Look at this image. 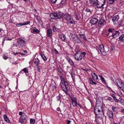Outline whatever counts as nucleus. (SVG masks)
<instances>
[{
    "mask_svg": "<svg viewBox=\"0 0 124 124\" xmlns=\"http://www.w3.org/2000/svg\"><path fill=\"white\" fill-rule=\"evenodd\" d=\"M85 11L86 12H90V13H91L90 10L88 8H86L85 10Z\"/></svg>",
    "mask_w": 124,
    "mask_h": 124,
    "instance_id": "nucleus-47",
    "label": "nucleus"
},
{
    "mask_svg": "<svg viewBox=\"0 0 124 124\" xmlns=\"http://www.w3.org/2000/svg\"><path fill=\"white\" fill-rule=\"evenodd\" d=\"M119 38L121 42H123L124 43V34L121 35Z\"/></svg>",
    "mask_w": 124,
    "mask_h": 124,
    "instance_id": "nucleus-25",
    "label": "nucleus"
},
{
    "mask_svg": "<svg viewBox=\"0 0 124 124\" xmlns=\"http://www.w3.org/2000/svg\"><path fill=\"white\" fill-rule=\"evenodd\" d=\"M58 71L59 72L61 73H62V69L61 67H60V69H59V68Z\"/></svg>",
    "mask_w": 124,
    "mask_h": 124,
    "instance_id": "nucleus-52",
    "label": "nucleus"
},
{
    "mask_svg": "<svg viewBox=\"0 0 124 124\" xmlns=\"http://www.w3.org/2000/svg\"><path fill=\"white\" fill-rule=\"evenodd\" d=\"M31 29L34 32V33H39L40 31L36 27H32Z\"/></svg>",
    "mask_w": 124,
    "mask_h": 124,
    "instance_id": "nucleus-21",
    "label": "nucleus"
},
{
    "mask_svg": "<svg viewBox=\"0 0 124 124\" xmlns=\"http://www.w3.org/2000/svg\"><path fill=\"white\" fill-rule=\"evenodd\" d=\"M75 101L73 99H72V104L73 105L74 103H75Z\"/></svg>",
    "mask_w": 124,
    "mask_h": 124,
    "instance_id": "nucleus-61",
    "label": "nucleus"
},
{
    "mask_svg": "<svg viewBox=\"0 0 124 124\" xmlns=\"http://www.w3.org/2000/svg\"><path fill=\"white\" fill-rule=\"evenodd\" d=\"M119 33H120L118 31H115V32H114L113 34L110 36V37H112V38L116 39L117 37L119 36Z\"/></svg>",
    "mask_w": 124,
    "mask_h": 124,
    "instance_id": "nucleus-8",
    "label": "nucleus"
},
{
    "mask_svg": "<svg viewBox=\"0 0 124 124\" xmlns=\"http://www.w3.org/2000/svg\"><path fill=\"white\" fill-rule=\"evenodd\" d=\"M66 0H62L61 2V4H64L66 2Z\"/></svg>",
    "mask_w": 124,
    "mask_h": 124,
    "instance_id": "nucleus-46",
    "label": "nucleus"
},
{
    "mask_svg": "<svg viewBox=\"0 0 124 124\" xmlns=\"http://www.w3.org/2000/svg\"><path fill=\"white\" fill-rule=\"evenodd\" d=\"M23 114V113L22 112H19V115L20 116H22Z\"/></svg>",
    "mask_w": 124,
    "mask_h": 124,
    "instance_id": "nucleus-57",
    "label": "nucleus"
},
{
    "mask_svg": "<svg viewBox=\"0 0 124 124\" xmlns=\"http://www.w3.org/2000/svg\"><path fill=\"white\" fill-rule=\"evenodd\" d=\"M116 84H117V85H118V86L119 87H123V86H124V84H123L122 85H120V86H119V84H118V83H117V82H116Z\"/></svg>",
    "mask_w": 124,
    "mask_h": 124,
    "instance_id": "nucleus-50",
    "label": "nucleus"
},
{
    "mask_svg": "<svg viewBox=\"0 0 124 124\" xmlns=\"http://www.w3.org/2000/svg\"><path fill=\"white\" fill-rule=\"evenodd\" d=\"M119 18V17L118 15H116L113 17L112 20L113 22H114L116 21H117Z\"/></svg>",
    "mask_w": 124,
    "mask_h": 124,
    "instance_id": "nucleus-15",
    "label": "nucleus"
},
{
    "mask_svg": "<svg viewBox=\"0 0 124 124\" xmlns=\"http://www.w3.org/2000/svg\"><path fill=\"white\" fill-rule=\"evenodd\" d=\"M61 81V86L66 94H68L67 91L69 90L70 87L68 82L64 81V79L62 76H60Z\"/></svg>",
    "mask_w": 124,
    "mask_h": 124,
    "instance_id": "nucleus-1",
    "label": "nucleus"
},
{
    "mask_svg": "<svg viewBox=\"0 0 124 124\" xmlns=\"http://www.w3.org/2000/svg\"><path fill=\"white\" fill-rule=\"evenodd\" d=\"M59 37L62 41H64L66 39L65 36L62 34L59 35Z\"/></svg>",
    "mask_w": 124,
    "mask_h": 124,
    "instance_id": "nucleus-24",
    "label": "nucleus"
},
{
    "mask_svg": "<svg viewBox=\"0 0 124 124\" xmlns=\"http://www.w3.org/2000/svg\"><path fill=\"white\" fill-rule=\"evenodd\" d=\"M99 76L100 78L101 79L102 82H103L106 85H107V83L106 82L105 79L101 75H100Z\"/></svg>",
    "mask_w": 124,
    "mask_h": 124,
    "instance_id": "nucleus-22",
    "label": "nucleus"
},
{
    "mask_svg": "<svg viewBox=\"0 0 124 124\" xmlns=\"http://www.w3.org/2000/svg\"><path fill=\"white\" fill-rule=\"evenodd\" d=\"M79 35L80 36L81 39H83L85 41H87V39L85 37V36L84 34H82L81 33H79Z\"/></svg>",
    "mask_w": 124,
    "mask_h": 124,
    "instance_id": "nucleus-20",
    "label": "nucleus"
},
{
    "mask_svg": "<svg viewBox=\"0 0 124 124\" xmlns=\"http://www.w3.org/2000/svg\"><path fill=\"white\" fill-rule=\"evenodd\" d=\"M89 81L90 84L93 85H95L97 83H96L93 82L92 80V79L91 78H89Z\"/></svg>",
    "mask_w": 124,
    "mask_h": 124,
    "instance_id": "nucleus-27",
    "label": "nucleus"
},
{
    "mask_svg": "<svg viewBox=\"0 0 124 124\" xmlns=\"http://www.w3.org/2000/svg\"><path fill=\"white\" fill-rule=\"evenodd\" d=\"M68 22L71 24H75V21H74L72 17L69 20Z\"/></svg>",
    "mask_w": 124,
    "mask_h": 124,
    "instance_id": "nucleus-28",
    "label": "nucleus"
},
{
    "mask_svg": "<svg viewBox=\"0 0 124 124\" xmlns=\"http://www.w3.org/2000/svg\"><path fill=\"white\" fill-rule=\"evenodd\" d=\"M118 24L119 26H124V20H120L118 22Z\"/></svg>",
    "mask_w": 124,
    "mask_h": 124,
    "instance_id": "nucleus-13",
    "label": "nucleus"
},
{
    "mask_svg": "<svg viewBox=\"0 0 124 124\" xmlns=\"http://www.w3.org/2000/svg\"><path fill=\"white\" fill-rule=\"evenodd\" d=\"M54 50L55 51V52L56 53V54H58V52L57 51V50L55 48H54Z\"/></svg>",
    "mask_w": 124,
    "mask_h": 124,
    "instance_id": "nucleus-60",
    "label": "nucleus"
},
{
    "mask_svg": "<svg viewBox=\"0 0 124 124\" xmlns=\"http://www.w3.org/2000/svg\"><path fill=\"white\" fill-rule=\"evenodd\" d=\"M86 54L85 52H82L80 51H78L74 55V57L75 60L78 61H80L85 56Z\"/></svg>",
    "mask_w": 124,
    "mask_h": 124,
    "instance_id": "nucleus-3",
    "label": "nucleus"
},
{
    "mask_svg": "<svg viewBox=\"0 0 124 124\" xmlns=\"http://www.w3.org/2000/svg\"><path fill=\"white\" fill-rule=\"evenodd\" d=\"M4 119L5 121L8 123H10V121L9 119L8 118L7 116L6 115H4L3 116Z\"/></svg>",
    "mask_w": 124,
    "mask_h": 124,
    "instance_id": "nucleus-18",
    "label": "nucleus"
},
{
    "mask_svg": "<svg viewBox=\"0 0 124 124\" xmlns=\"http://www.w3.org/2000/svg\"><path fill=\"white\" fill-rule=\"evenodd\" d=\"M51 1L53 3H56L57 0H51Z\"/></svg>",
    "mask_w": 124,
    "mask_h": 124,
    "instance_id": "nucleus-54",
    "label": "nucleus"
},
{
    "mask_svg": "<svg viewBox=\"0 0 124 124\" xmlns=\"http://www.w3.org/2000/svg\"><path fill=\"white\" fill-rule=\"evenodd\" d=\"M106 85V87L107 88H108L109 90H111L112 91V92H113L114 93H115L112 90L111 88H110V87H108V85Z\"/></svg>",
    "mask_w": 124,
    "mask_h": 124,
    "instance_id": "nucleus-44",
    "label": "nucleus"
},
{
    "mask_svg": "<svg viewBox=\"0 0 124 124\" xmlns=\"http://www.w3.org/2000/svg\"><path fill=\"white\" fill-rule=\"evenodd\" d=\"M112 109L113 111L114 112H116L117 111V108L114 106H112Z\"/></svg>",
    "mask_w": 124,
    "mask_h": 124,
    "instance_id": "nucleus-37",
    "label": "nucleus"
},
{
    "mask_svg": "<svg viewBox=\"0 0 124 124\" xmlns=\"http://www.w3.org/2000/svg\"><path fill=\"white\" fill-rule=\"evenodd\" d=\"M37 66V70L39 72H40V68H39V66L38 65V66Z\"/></svg>",
    "mask_w": 124,
    "mask_h": 124,
    "instance_id": "nucleus-48",
    "label": "nucleus"
},
{
    "mask_svg": "<svg viewBox=\"0 0 124 124\" xmlns=\"http://www.w3.org/2000/svg\"><path fill=\"white\" fill-rule=\"evenodd\" d=\"M79 15V13H75V17L77 20H78L79 19L80 17Z\"/></svg>",
    "mask_w": 124,
    "mask_h": 124,
    "instance_id": "nucleus-29",
    "label": "nucleus"
},
{
    "mask_svg": "<svg viewBox=\"0 0 124 124\" xmlns=\"http://www.w3.org/2000/svg\"><path fill=\"white\" fill-rule=\"evenodd\" d=\"M98 21V19L96 18L93 17L90 20V22L92 24H97Z\"/></svg>",
    "mask_w": 124,
    "mask_h": 124,
    "instance_id": "nucleus-9",
    "label": "nucleus"
},
{
    "mask_svg": "<svg viewBox=\"0 0 124 124\" xmlns=\"http://www.w3.org/2000/svg\"><path fill=\"white\" fill-rule=\"evenodd\" d=\"M97 0H89V1H90V3L94 5V2H96Z\"/></svg>",
    "mask_w": 124,
    "mask_h": 124,
    "instance_id": "nucleus-36",
    "label": "nucleus"
},
{
    "mask_svg": "<svg viewBox=\"0 0 124 124\" xmlns=\"http://www.w3.org/2000/svg\"><path fill=\"white\" fill-rule=\"evenodd\" d=\"M3 59L5 60H6L8 58V57L5 54L3 55Z\"/></svg>",
    "mask_w": 124,
    "mask_h": 124,
    "instance_id": "nucleus-45",
    "label": "nucleus"
},
{
    "mask_svg": "<svg viewBox=\"0 0 124 124\" xmlns=\"http://www.w3.org/2000/svg\"><path fill=\"white\" fill-rule=\"evenodd\" d=\"M22 25H23V23H17L16 24V26L17 27H20Z\"/></svg>",
    "mask_w": 124,
    "mask_h": 124,
    "instance_id": "nucleus-42",
    "label": "nucleus"
},
{
    "mask_svg": "<svg viewBox=\"0 0 124 124\" xmlns=\"http://www.w3.org/2000/svg\"><path fill=\"white\" fill-rule=\"evenodd\" d=\"M40 55L42 57V58L43 59V60L45 61H46L47 60V59L46 58V56L44 55L43 54H42L41 53L40 54Z\"/></svg>",
    "mask_w": 124,
    "mask_h": 124,
    "instance_id": "nucleus-30",
    "label": "nucleus"
},
{
    "mask_svg": "<svg viewBox=\"0 0 124 124\" xmlns=\"http://www.w3.org/2000/svg\"><path fill=\"white\" fill-rule=\"evenodd\" d=\"M100 52L101 54H105L107 52V51L105 50L104 47L101 49L100 51Z\"/></svg>",
    "mask_w": 124,
    "mask_h": 124,
    "instance_id": "nucleus-26",
    "label": "nucleus"
},
{
    "mask_svg": "<svg viewBox=\"0 0 124 124\" xmlns=\"http://www.w3.org/2000/svg\"><path fill=\"white\" fill-rule=\"evenodd\" d=\"M39 60L38 58L34 59V63L36 66H38L39 63Z\"/></svg>",
    "mask_w": 124,
    "mask_h": 124,
    "instance_id": "nucleus-12",
    "label": "nucleus"
},
{
    "mask_svg": "<svg viewBox=\"0 0 124 124\" xmlns=\"http://www.w3.org/2000/svg\"><path fill=\"white\" fill-rule=\"evenodd\" d=\"M56 13H51L50 15V16L52 19H57L56 18Z\"/></svg>",
    "mask_w": 124,
    "mask_h": 124,
    "instance_id": "nucleus-17",
    "label": "nucleus"
},
{
    "mask_svg": "<svg viewBox=\"0 0 124 124\" xmlns=\"http://www.w3.org/2000/svg\"><path fill=\"white\" fill-rule=\"evenodd\" d=\"M23 70L25 73H28V71L27 70L26 68H24L23 70Z\"/></svg>",
    "mask_w": 124,
    "mask_h": 124,
    "instance_id": "nucleus-38",
    "label": "nucleus"
},
{
    "mask_svg": "<svg viewBox=\"0 0 124 124\" xmlns=\"http://www.w3.org/2000/svg\"><path fill=\"white\" fill-rule=\"evenodd\" d=\"M30 121L31 124H34L35 122V119H31Z\"/></svg>",
    "mask_w": 124,
    "mask_h": 124,
    "instance_id": "nucleus-32",
    "label": "nucleus"
},
{
    "mask_svg": "<svg viewBox=\"0 0 124 124\" xmlns=\"http://www.w3.org/2000/svg\"><path fill=\"white\" fill-rule=\"evenodd\" d=\"M57 109V111H58V113H60V112H61V111H60V108H58Z\"/></svg>",
    "mask_w": 124,
    "mask_h": 124,
    "instance_id": "nucleus-53",
    "label": "nucleus"
},
{
    "mask_svg": "<svg viewBox=\"0 0 124 124\" xmlns=\"http://www.w3.org/2000/svg\"><path fill=\"white\" fill-rule=\"evenodd\" d=\"M116 81H117L118 82H117L118 83V84L119 85V86H120V85H122L123 83V82L122 81H121L120 80H118L117 79ZM117 82V81H116Z\"/></svg>",
    "mask_w": 124,
    "mask_h": 124,
    "instance_id": "nucleus-34",
    "label": "nucleus"
},
{
    "mask_svg": "<svg viewBox=\"0 0 124 124\" xmlns=\"http://www.w3.org/2000/svg\"><path fill=\"white\" fill-rule=\"evenodd\" d=\"M68 62L71 65H73L74 62L71 59H70V60H69Z\"/></svg>",
    "mask_w": 124,
    "mask_h": 124,
    "instance_id": "nucleus-33",
    "label": "nucleus"
},
{
    "mask_svg": "<svg viewBox=\"0 0 124 124\" xmlns=\"http://www.w3.org/2000/svg\"><path fill=\"white\" fill-rule=\"evenodd\" d=\"M56 13V17L57 19L60 18H61L63 16V14L61 12H59L57 13Z\"/></svg>",
    "mask_w": 124,
    "mask_h": 124,
    "instance_id": "nucleus-16",
    "label": "nucleus"
},
{
    "mask_svg": "<svg viewBox=\"0 0 124 124\" xmlns=\"http://www.w3.org/2000/svg\"><path fill=\"white\" fill-rule=\"evenodd\" d=\"M105 23V21L104 19L101 18L100 19L98 23V26L99 25H103Z\"/></svg>",
    "mask_w": 124,
    "mask_h": 124,
    "instance_id": "nucleus-10",
    "label": "nucleus"
},
{
    "mask_svg": "<svg viewBox=\"0 0 124 124\" xmlns=\"http://www.w3.org/2000/svg\"><path fill=\"white\" fill-rule=\"evenodd\" d=\"M104 47V46L102 44L100 45L99 47V49L100 51L101 49H103Z\"/></svg>",
    "mask_w": 124,
    "mask_h": 124,
    "instance_id": "nucleus-40",
    "label": "nucleus"
},
{
    "mask_svg": "<svg viewBox=\"0 0 124 124\" xmlns=\"http://www.w3.org/2000/svg\"><path fill=\"white\" fill-rule=\"evenodd\" d=\"M64 18L66 20L68 21H69V20L71 17L70 16L68 15H64Z\"/></svg>",
    "mask_w": 124,
    "mask_h": 124,
    "instance_id": "nucleus-23",
    "label": "nucleus"
},
{
    "mask_svg": "<svg viewBox=\"0 0 124 124\" xmlns=\"http://www.w3.org/2000/svg\"><path fill=\"white\" fill-rule=\"evenodd\" d=\"M108 31L109 32H111L113 33L115 31L114 29L109 28L108 30Z\"/></svg>",
    "mask_w": 124,
    "mask_h": 124,
    "instance_id": "nucleus-31",
    "label": "nucleus"
},
{
    "mask_svg": "<svg viewBox=\"0 0 124 124\" xmlns=\"http://www.w3.org/2000/svg\"><path fill=\"white\" fill-rule=\"evenodd\" d=\"M106 0H97L96 2H94V5L97 6V7L102 8H104L103 6L105 4Z\"/></svg>",
    "mask_w": 124,
    "mask_h": 124,
    "instance_id": "nucleus-4",
    "label": "nucleus"
},
{
    "mask_svg": "<svg viewBox=\"0 0 124 124\" xmlns=\"http://www.w3.org/2000/svg\"><path fill=\"white\" fill-rule=\"evenodd\" d=\"M71 122V121H70L68 120L67 123V124H70Z\"/></svg>",
    "mask_w": 124,
    "mask_h": 124,
    "instance_id": "nucleus-63",
    "label": "nucleus"
},
{
    "mask_svg": "<svg viewBox=\"0 0 124 124\" xmlns=\"http://www.w3.org/2000/svg\"><path fill=\"white\" fill-rule=\"evenodd\" d=\"M66 58L68 61L71 59L68 56H66Z\"/></svg>",
    "mask_w": 124,
    "mask_h": 124,
    "instance_id": "nucleus-51",
    "label": "nucleus"
},
{
    "mask_svg": "<svg viewBox=\"0 0 124 124\" xmlns=\"http://www.w3.org/2000/svg\"><path fill=\"white\" fill-rule=\"evenodd\" d=\"M114 47L113 46H111V49H110V51L112 52L113 51V50H114Z\"/></svg>",
    "mask_w": 124,
    "mask_h": 124,
    "instance_id": "nucleus-56",
    "label": "nucleus"
},
{
    "mask_svg": "<svg viewBox=\"0 0 124 124\" xmlns=\"http://www.w3.org/2000/svg\"><path fill=\"white\" fill-rule=\"evenodd\" d=\"M107 100L109 101H110L112 100V99L111 97H109L108 98Z\"/></svg>",
    "mask_w": 124,
    "mask_h": 124,
    "instance_id": "nucleus-59",
    "label": "nucleus"
},
{
    "mask_svg": "<svg viewBox=\"0 0 124 124\" xmlns=\"http://www.w3.org/2000/svg\"><path fill=\"white\" fill-rule=\"evenodd\" d=\"M52 30L54 32H56L57 31V28L55 26H53Z\"/></svg>",
    "mask_w": 124,
    "mask_h": 124,
    "instance_id": "nucleus-35",
    "label": "nucleus"
},
{
    "mask_svg": "<svg viewBox=\"0 0 124 124\" xmlns=\"http://www.w3.org/2000/svg\"><path fill=\"white\" fill-rule=\"evenodd\" d=\"M30 21H28L26 22L25 23H23V25H25L28 24H29V23H30Z\"/></svg>",
    "mask_w": 124,
    "mask_h": 124,
    "instance_id": "nucleus-43",
    "label": "nucleus"
},
{
    "mask_svg": "<svg viewBox=\"0 0 124 124\" xmlns=\"http://www.w3.org/2000/svg\"><path fill=\"white\" fill-rule=\"evenodd\" d=\"M5 40V39H3V41H2V43L3 44L4 43V41Z\"/></svg>",
    "mask_w": 124,
    "mask_h": 124,
    "instance_id": "nucleus-64",
    "label": "nucleus"
},
{
    "mask_svg": "<svg viewBox=\"0 0 124 124\" xmlns=\"http://www.w3.org/2000/svg\"><path fill=\"white\" fill-rule=\"evenodd\" d=\"M75 103H74V105H73V106H76V107H77V105H78V104L77 102V101H75Z\"/></svg>",
    "mask_w": 124,
    "mask_h": 124,
    "instance_id": "nucleus-49",
    "label": "nucleus"
},
{
    "mask_svg": "<svg viewBox=\"0 0 124 124\" xmlns=\"http://www.w3.org/2000/svg\"><path fill=\"white\" fill-rule=\"evenodd\" d=\"M102 106H100L98 104L95 105L94 108V112L96 115H98V117L101 119H102L104 116V112H103Z\"/></svg>",
    "mask_w": 124,
    "mask_h": 124,
    "instance_id": "nucleus-2",
    "label": "nucleus"
},
{
    "mask_svg": "<svg viewBox=\"0 0 124 124\" xmlns=\"http://www.w3.org/2000/svg\"><path fill=\"white\" fill-rule=\"evenodd\" d=\"M47 34L48 37H50L52 35V31L51 29H48L47 31Z\"/></svg>",
    "mask_w": 124,
    "mask_h": 124,
    "instance_id": "nucleus-14",
    "label": "nucleus"
},
{
    "mask_svg": "<svg viewBox=\"0 0 124 124\" xmlns=\"http://www.w3.org/2000/svg\"><path fill=\"white\" fill-rule=\"evenodd\" d=\"M92 77L94 80H96L98 79V77L97 75L95 73H94L92 74Z\"/></svg>",
    "mask_w": 124,
    "mask_h": 124,
    "instance_id": "nucleus-19",
    "label": "nucleus"
},
{
    "mask_svg": "<svg viewBox=\"0 0 124 124\" xmlns=\"http://www.w3.org/2000/svg\"><path fill=\"white\" fill-rule=\"evenodd\" d=\"M71 38L72 40L78 44L82 43V41L81 40L80 38L75 34H72L71 35Z\"/></svg>",
    "mask_w": 124,
    "mask_h": 124,
    "instance_id": "nucleus-5",
    "label": "nucleus"
},
{
    "mask_svg": "<svg viewBox=\"0 0 124 124\" xmlns=\"http://www.w3.org/2000/svg\"><path fill=\"white\" fill-rule=\"evenodd\" d=\"M112 96L113 97L114 100L116 101H117V100L116 98V97H115L114 94H112Z\"/></svg>",
    "mask_w": 124,
    "mask_h": 124,
    "instance_id": "nucleus-39",
    "label": "nucleus"
},
{
    "mask_svg": "<svg viewBox=\"0 0 124 124\" xmlns=\"http://www.w3.org/2000/svg\"><path fill=\"white\" fill-rule=\"evenodd\" d=\"M27 116L24 113H23V115L20 117L19 120V122L22 124H25L27 122L26 117Z\"/></svg>",
    "mask_w": 124,
    "mask_h": 124,
    "instance_id": "nucleus-6",
    "label": "nucleus"
},
{
    "mask_svg": "<svg viewBox=\"0 0 124 124\" xmlns=\"http://www.w3.org/2000/svg\"><path fill=\"white\" fill-rule=\"evenodd\" d=\"M114 0H108V3L112 4L114 2Z\"/></svg>",
    "mask_w": 124,
    "mask_h": 124,
    "instance_id": "nucleus-41",
    "label": "nucleus"
},
{
    "mask_svg": "<svg viewBox=\"0 0 124 124\" xmlns=\"http://www.w3.org/2000/svg\"><path fill=\"white\" fill-rule=\"evenodd\" d=\"M17 42L18 46L22 48L26 46V43L25 41L21 39H20L19 40H18Z\"/></svg>",
    "mask_w": 124,
    "mask_h": 124,
    "instance_id": "nucleus-7",
    "label": "nucleus"
},
{
    "mask_svg": "<svg viewBox=\"0 0 124 124\" xmlns=\"http://www.w3.org/2000/svg\"><path fill=\"white\" fill-rule=\"evenodd\" d=\"M20 53H13V54L14 55H17L18 54Z\"/></svg>",
    "mask_w": 124,
    "mask_h": 124,
    "instance_id": "nucleus-62",
    "label": "nucleus"
},
{
    "mask_svg": "<svg viewBox=\"0 0 124 124\" xmlns=\"http://www.w3.org/2000/svg\"><path fill=\"white\" fill-rule=\"evenodd\" d=\"M123 91H124V86L119 87Z\"/></svg>",
    "mask_w": 124,
    "mask_h": 124,
    "instance_id": "nucleus-55",
    "label": "nucleus"
},
{
    "mask_svg": "<svg viewBox=\"0 0 124 124\" xmlns=\"http://www.w3.org/2000/svg\"><path fill=\"white\" fill-rule=\"evenodd\" d=\"M83 70H84L85 71H88L89 70V69H83Z\"/></svg>",
    "mask_w": 124,
    "mask_h": 124,
    "instance_id": "nucleus-58",
    "label": "nucleus"
},
{
    "mask_svg": "<svg viewBox=\"0 0 124 124\" xmlns=\"http://www.w3.org/2000/svg\"><path fill=\"white\" fill-rule=\"evenodd\" d=\"M107 114L108 116L110 118H112L114 115L112 111H109V110L107 112Z\"/></svg>",
    "mask_w": 124,
    "mask_h": 124,
    "instance_id": "nucleus-11",
    "label": "nucleus"
}]
</instances>
